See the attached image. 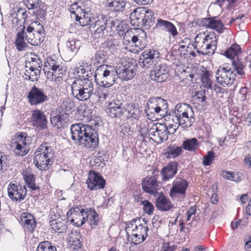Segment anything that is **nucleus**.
<instances>
[{"label":"nucleus","instance_id":"nucleus-16","mask_svg":"<svg viewBox=\"0 0 251 251\" xmlns=\"http://www.w3.org/2000/svg\"><path fill=\"white\" fill-rule=\"evenodd\" d=\"M143 57V61L140 62V65L143 68H149L155 65L160 57V53L154 49H147L140 56V60Z\"/></svg>","mask_w":251,"mask_h":251},{"label":"nucleus","instance_id":"nucleus-58","mask_svg":"<svg viewBox=\"0 0 251 251\" xmlns=\"http://www.w3.org/2000/svg\"><path fill=\"white\" fill-rule=\"evenodd\" d=\"M10 17L11 18V23L13 26H16L19 23L18 19V8L13 10L10 13Z\"/></svg>","mask_w":251,"mask_h":251},{"label":"nucleus","instance_id":"nucleus-8","mask_svg":"<svg viewBox=\"0 0 251 251\" xmlns=\"http://www.w3.org/2000/svg\"><path fill=\"white\" fill-rule=\"evenodd\" d=\"M174 114L178 124L183 128L190 127L195 122L192 107L186 103H178L176 106Z\"/></svg>","mask_w":251,"mask_h":251},{"label":"nucleus","instance_id":"nucleus-37","mask_svg":"<svg viewBox=\"0 0 251 251\" xmlns=\"http://www.w3.org/2000/svg\"><path fill=\"white\" fill-rule=\"evenodd\" d=\"M200 144V142L196 138H193L184 140L182 147L186 151L194 152L198 149Z\"/></svg>","mask_w":251,"mask_h":251},{"label":"nucleus","instance_id":"nucleus-40","mask_svg":"<svg viewBox=\"0 0 251 251\" xmlns=\"http://www.w3.org/2000/svg\"><path fill=\"white\" fill-rule=\"evenodd\" d=\"M74 107V102L70 99L67 98L63 100L60 108L63 114L69 115Z\"/></svg>","mask_w":251,"mask_h":251},{"label":"nucleus","instance_id":"nucleus-34","mask_svg":"<svg viewBox=\"0 0 251 251\" xmlns=\"http://www.w3.org/2000/svg\"><path fill=\"white\" fill-rule=\"evenodd\" d=\"M85 223L87 222L91 226H96L98 225L99 215L94 209H87L84 212Z\"/></svg>","mask_w":251,"mask_h":251},{"label":"nucleus","instance_id":"nucleus-54","mask_svg":"<svg viewBox=\"0 0 251 251\" xmlns=\"http://www.w3.org/2000/svg\"><path fill=\"white\" fill-rule=\"evenodd\" d=\"M149 230L148 227L147 226L146 223L144 224H139L137 226H135V228L133 232H135L138 234H142L145 236L146 235H148L147 232Z\"/></svg>","mask_w":251,"mask_h":251},{"label":"nucleus","instance_id":"nucleus-9","mask_svg":"<svg viewBox=\"0 0 251 251\" xmlns=\"http://www.w3.org/2000/svg\"><path fill=\"white\" fill-rule=\"evenodd\" d=\"M131 23L138 27L149 28L153 23L154 14L152 10L144 7L135 9L130 14Z\"/></svg>","mask_w":251,"mask_h":251},{"label":"nucleus","instance_id":"nucleus-6","mask_svg":"<svg viewBox=\"0 0 251 251\" xmlns=\"http://www.w3.org/2000/svg\"><path fill=\"white\" fill-rule=\"evenodd\" d=\"M53 157V150L51 147L48 143H44L36 151L34 163L39 170H46L48 166L52 164Z\"/></svg>","mask_w":251,"mask_h":251},{"label":"nucleus","instance_id":"nucleus-22","mask_svg":"<svg viewBox=\"0 0 251 251\" xmlns=\"http://www.w3.org/2000/svg\"><path fill=\"white\" fill-rule=\"evenodd\" d=\"M31 119L34 127L40 129H44L47 127V120L42 111L39 110L33 111Z\"/></svg>","mask_w":251,"mask_h":251},{"label":"nucleus","instance_id":"nucleus-10","mask_svg":"<svg viewBox=\"0 0 251 251\" xmlns=\"http://www.w3.org/2000/svg\"><path fill=\"white\" fill-rule=\"evenodd\" d=\"M106 17L102 14L92 18V21L90 25V30L94 33L96 38H103L107 35L106 30L107 24Z\"/></svg>","mask_w":251,"mask_h":251},{"label":"nucleus","instance_id":"nucleus-60","mask_svg":"<svg viewBox=\"0 0 251 251\" xmlns=\"http://www.w3.org/2000/svg\"><path fill=\"white\" fill-rule=\"evenodd\" d=\"M82 10V8L79 7L77 3H74L72 4L70 8V11L72 14L74 15V18H75L76 13H78Z\"/></svg>","mask_w":251,"mask_h":251},{"label":"nucleus","instance_id":"nucleus-21","mask_svg":"<svg viewBox=\"0 0 251 251\" xmlns=\"http://www.w3.org/2000/svg\"><path fill=\"white\" fill-rule=\"evenodd\" d=\"M203 26L222 33L226 29L223 22L216 17L204 18L202 21Z\"/></svg>","mask_w":251,"mask_h":251},{"label":"nucleus","instance_id":"nucleus-38","mask_svg":"<svg viewBox=\"0 0 251 251\" xmlns=\"http://www.w3.org/2000/svg\"><path fill=\"white\" fill-rule=\"evenodd\" d=\"M38 22L36 21L31 24V25H29L26 29V31L23 30L22 32L25 33V40L27 43L32 45V41L34 40V31L36 30L35 26H37Z\"/></svg>","mask_w":251,"mask_h":251},{"label":"nucleus","instance_id":"nucleus-14","mask_svg":"<svg viewBox=\"0 0 251 251\" xmlns=\"http://www.w3.org/2000/svg\"><path fill=\"white\" fill-rule=\"evenodd\" d=\"M188 183L182 178L176 177L170 189L169 195L173 199H183L185 197Z\"/></svg>","mask_w":251,"mask_h":251},{"label":"nucleus","instance_id":"nucleus-1","mask_svg":"<svg viewBox=\"0 0 251 251\" xmlns=\"http://www.w3.org/2000/svg\"><path fill=\"white\" fill-rule=\"evenodd\" d=\"M70 130L72 139L76 144L87 148H96L98 147V134L92 126L77 123L72 125Z\"/></svg>","mask_w":251,"mask_h":251},{"label":"nucleus","instance_id":"nucleus-57","mask_svg":"<svg viewBox=\"0 0 251 251\" xmlns=\"http://www.w3.org/2000/svg\"><path fill=\"white\" fill-rule=\"evenodd\" d=\"M79 41L75 40H71L68 41L66 43L67 47L70 49V50L73 52L77 51L79 48Z\"/></svg>","mask_w":251,"mask_h":251},{"label":"nucleus","instance_id":"nucleus-50","mask_svg":"<svg viewBox=\"0 0 251 251\" xmlns=\"http://www.w3.org/2000/svg\"><path fill=\"white\" fill-rule=\"evenodd\" d=\"M37 251H56V249L50 242L44 241L39 244Z\"/></svg>","mask_w":251,"mask_h":251},{"label":"nucleus","instance_id":"nucleus-23","mask_svg":"<svg viewBox=\"0 0 251 251\" xmlns=\"http://www.w3.org/2000/svg\"><path fill=\"white\" fill-rule=\"evenodd\" d=\"M145 111L148 118L152 120L153 119H157L159 117L163 118L165 116L160 109L151 101V99L147 102Z\"/></svg>","mask_w":251,"mask_h":251},{"label":"nucleus","instance_id":"nucleus-11","mask_svg":"<svg viewBox=\"0 0 251 251\" xmlns=\"http://www.w3.org/2000/svg\"><path fill=\"white\" fill-rule=\"evenodd\" d=\"M31 143V138L24 133L18 135L13 143L14 151L16 155L23 156L29 151V145Z\"/></svg>","mask_w":251,"mask_h":251},{"label":"nucleus","instance_id":"nucleus-43","mask_svg":"<svg viewBox=\"0 0 251 251\" xmlns=\"http://www.w3.org/2000/svg\"><path fill=\"white\" fill-rule=\"evenodd\" d=\"M212 77L213 75L211 72L206 70L203 72L201 76V81L202 85L204 88L207 89L212 88Z\"/></svg>","mask_w":251,"mask_h":251},{"label":"nucleus","instance_id":"nucleus-36","mask_svg":"<svg viewBox=\"0 0 251 251\" xmlns=\"http://www.w3.org/2000/svg\"><path fill=\"white\" fill-rule=\"evenodd\" d=\"M241 51V48L239 45L237 44L232 45L230 47L226 49L225 51L224 55L228 58L232 60H240L238 55Z\"/></svg>","mask_w":251,"mask_h":251},{"label":"nucleus","instance_id":"nucleus-44","mask_svg":"<svg viewBox=\"0 0 251 251\" xmlns=\"http://www.w3.org/2000/svg\"><path fill=\"white\" fill-rule=\"evenodd\" d=\"M41 72L40 70H36L34 69L28 68V70H26L25 73V79L30 80L31 81H35L39 78Z\"/></svg>","mask_w":251,"mask_h":251},{"label":"nucleus","instance_id":"nucleus-53","mask_svg":"<svg viewBox=\"0 0 251 251\" xmlns=\"http://www.w3.org/2000/svg\"><path fill=\"white\" fill-rule=\"evenodd\" d=\"M142 204L143 205L144 211L149 215L153 214L154 206L151 202L147 200L142 201Z\"/></svg>","mask_w":251,"mask_h":251},{"label":"nucleus","instance_id":"nucleus-24","mask_svg":"<svg viewBox=\"0 0 251 251\" xmlns=\"http://www.w3.org/2000/svg\"><path fill=\"white\" fill-rule=\"evenodd\" d=\"M21 225L25 231L29 233L33 232L36 226V222L33 215L28 213H24L21 216Z\"/></svg>","mask_w":251,"mask_h":251},{"label":"nucleus","instance_id":"nucleus-4","mask_svg":"<svg viewBox=\"0 0 251 251\" xmlns=\"http://www.w3.org/2000/svg\"><path fill=\"white\" fill-rule=\"evenodd\" d=\"M70 95L79 101H86L93 94V84L88 78L75 79L70 85Z\"/></svg>","mask_w":251,"mask_h":251},{"label":"nucleus","instance_id":"nucleus-51","mask_svg":"<svg viewBox=\"0 0 251 251\" xmlns=\"http://www.w3.org/2000/svg\"><path fill=\"white\" fill-rule=\"evenodd\" d=\"M80 236L78 234H73L70 237V242L71 243V247L74 250L80 249L81 247V242L79 240Z\"/></svg>","mask_w":251,"mask_h":251},{"label":"nucleus","instance_id":"nucleus-52","mask_svg":"<svg viewBox=\"0 0 251 251\" xmlns=\"http://www.w3.org/2000/svg\"><path fill=\"white\" fill-rule=\"evenodd\" d=\"M215 153L213 151H208L203 157L202 164L204 166H209L212 164L215 158Z\"/></svg>","mask_w":251,"mask_h":251},{"label":"nucleus","instance_id":"nucleus-35","mask_svg":"<svg viewBox=\"0 0 251 251\" xmlns=\"http://www.w3.org/2000/svg\"><path fill=\"white\" fill-rule=\"evenodd\" d=\"M37 27L34 31V40L32 41L33 46L40 45L45 39L44 29L42 25L38 22Z\"/></svg>","mask_w":251,"mask_h":251},{"label":"nucleus","instance_id":"nucleus-13","mask_svg":"<svg viewBox=\"0 0 251 251\" xmlns=\"http://www.w3.org/2000/svg\"><path fill=\"white\" fill-rule=\"evenodd\" d=\"M166 129V124H154L149 131L150 138L157 144H160L166 141L168 138Z\"/></svg>","mask_w":251,"mask_h":251},{"label":"nucleus","instance_id":"nucleus-29","mask_svg":"<svg viewBox=\"0 0 251 251\" xmlns=\"http://www.w3.org/2000/svg\"><path fill=\"white\" fill-rule=\"evenodd\" d=\"M76 14L75 20L79 23L80 25L84 26L90 25L93 17L90 9H82L80 12Z\"/></svg>","mask_w":251,"mask_h":251},{"label":"nucleus","instance_id":"nucleus-48","mask_svg":"<svg viewBox=\"0 0 251 251\" xmlns=\"http://www.w3.org/2000/svg\"><path fill=\"white\" fill-rule=\"evenodd\" d=\"M151 101H153L154 103L159 108L165 115L167 113V109L168 107V104L167 101L160 98H156L155 99H151Z\"/></svg>","mask_w":251,"mask_h":251},{"label":"nucleus","instance_id":"nucleus-39","mask_svg":"<svg viewBox=\"0 0 251 251\" xmlns=\"http://www.w3.org/2000/svg\"><path fill=\"white\" fill-rule=\"evenodd\" d=\"M42 62L40 57L37 54H34L30 58V61L26 62L25 68L34 69L41 71Z\"/></svg>","mask_w":251,"mask_h":251},{"label":"nucleus","instance_id":"nucleus-18","mask_svg":"<svg viewBox=\"0 0 251 251\" xmlns=\"http://www.w3.org/2000/svg\"><path fill=\"white\" fill-rule=\"evenodd\" d=\"M88 188L91 190L103 189L105 185V181L98 173L90 171L86 181Z\"/></svg>","mask_w":251,"mask_h":251},{"label":"nucleus","instance_id":"nucleus-20","mask_svg":"<svg viewBox=\"0 0 251 251\" xmlns=\"http://www.w3.org/2000/svg\"><path fill=\"white\" fill-rule=\"evenodd\" d=\"M123 102V100H114L109 103L107 112L111 117L121 118L124 115L126 107Z\"/></svg>","mask_w":251,"mask_h":251},{"label":"nucleus","instance_id":"nucleus-63","mask_svg":"<svg viewBox=\"0 0 251 251\" xmlns=\"http://www.w3.org/2000/svg\"><path fill=\"white\" fill-rule=\"evenodd\" d=\"M176 249L175 246L170 245V243H164L160 251H175Z\"/></svg>","mask_w":251,"mask_h":251},{"label":"nucleus","instance_id":"nucleus-42","mask_svg":"<svg viewBox=\"0 0 251 251\" xmlns=\"http://www.w3.org/2000/svg\"><path fill=\"white\" fill-rule=\"evenodd\" d=\"M148 236V235H146L144 236L142 234H138L135 232H131V234H127V235H126L127 240L136 245L142 243L145 240Z\"/></svg>","mask_w":251,"mask_h":251},{"label":"nucleus","instance_id":"nucleus-17","mask_svg":"<svg viewBox=\"0 0 251 251\" xmlns=\"http://www.w3.org/2000/svg\"><path fill=\"white\" fill-rule=\"evenodd\" d=\"M27 98L29 103L33 105L40 104L48 100V97L44 89L35 86L28 92Z\"/></svg>","mask_w":251,"mask_h":251},{"label":"nucleus","instance_id":"nucleus-25","mask_svg":"<svg viewBox=\"0 0 251 251\" xmlns=\"http://www.w3.org/2000/svg\"><path fill=\"white\" fill-rule=\"evenodd\" d=\"M126 0H106L105 7L109 11L116 13L126 10Z\"/></svg>","mask_w":251,"mask_h":251},{"label":"nucleus","instance_id":"nucleus-19","mask_svg":"<svg viewBox=\"0 0 251 251\" xmlns=\"http://www.w3.org/2000/svg\"><path fill=\"white\" fill-rule=\"evenodd\" d=\"M85 210L78 207L71 208L67 214V220L76 226H80L85 223Z\"/></svg>","mask_w":251,"mask_h":251},{"label":"nucleus","instance_id":"nucleus-64","mask_svg":"<svg viewBox=\"0 0 251 251\" xmlns=\"http://www.w3.org/2000/svg\"><path fill=\"white\" fill-rule=\"evenodd\" d=\"M244 241L245 242V249L246 251H251V237L250 236H247L245 237Z\"/></svg>","mask_w":251,"mask_h":251},{"label":"nucleus","instance_id":"nucleus-15","mask_svg":"<svg viewBox=\"0 0 251 251\" xmlns=\"http://www.w3.org/2000/svg\"><path fill=\"white\" fill-rule=\"evenodd\" d=\"M9 197L13 201H21L24 200L27 194V189L25 185L9 183L8 188Z\"/></svg>","mask_w":251,"mask_h":251},{"label":"nucleus","instance_id":"nucleus-49","mask_svg":"<svg viewBox=\"0 0 251 251\" xmlns=\"http://www.w3.org/2000/svg\"><path fill=\"white\" fill-rule=\"evenodd\" d=\"M93 58L98 64L104 63L107 59V53L104 50H98Z\"/></svg>","mask_w":251,"mask_h":251},{"label":"nucleus","instance_id":"nucleus-30","mask_svg":"<svg viewBox=\"0 0 251 251\" xmlns=\"http://www.w3.org/2000/svg\"><path fill=\"white\" fill-rule=\"evenodd\" d=\"M143 190L149 194H153L156 192L157 180L154 176L145 177L142 183Z\"/></svg>","mask_w":251,"mask_h":251},{"label":"nucleus","instance_id":"nucleus-27","mask_svg":"<svg viewBox=\"0 0 251 251\" xmlns=\"http://www.w3.org/2000/svg\"><path fill=\"white\" fill-rule=\"evenodd\" d=\"M156 27L161 30L169 32L173 37H175L178 34L176 28L174 24L162 19L157 20Z\"/></svg>","mask_w":251,"mask_h":251},{"label":"nucleus","instance_id":"nucleus-31","mask_svg":"<svg viewBox=\"0 0 251 251\" xmlns=\"http://www.w3.org/2000/svg\"><path fill=\"white\" fill-rule=\"evenodd\" d=\"M178 164L176 162H171L164 167L161 174L163 180H168L172 178L177 173Z\"/></svg>","mask_w":251,"mask_h":251},{"label":"nucleus","instance_id":"nucleus-26","mask_svg":"<svg viewBox=\"0 0 251 251\" xmlns=\"http://www.w3.org/2000/svg\"><path fill=\"white\" fill-rule=\"evenodd\" d=\"M150 75L151 80L161 83L168 78L169 73L166 70V67L165 65H161L158 69L151 71Z\"/></svg>","mask_w":251,"mask_h":251},{"label":"nucleus","instance_id":"nucleus-61","mask_svg":"<svg viewBox=\"0 0 251 251\" xmlns=\"http://www.w3.org/2000/svg\"><path fill=\"white\" fill-rule=\"evenodd\" d=\"M63 121L62 116L60 115L54 116L50 119L51 123L52 124H53V123H54L55 126L61 125Z\"/></svg>","mask_w":251,"mask_h":251},{"label":"nucleus","instance_id":"nucleus-2","mask_svg":"<svg viewBox=\"0 0 251 251\" xmlns=\"http://www.w3.org/2000/svg\"><path fill=\"white\" fill-rule=\"evenodd\" d=\"M245 66L241 60H234L231 64L219 66L215 74L217 82L223 87L231 86L236 77V72L241 75L245 74Z\"/></svg>","mask_w":251,"mask_h":251},{"label":"nucleus","instance_id":"nucleus-7","mask_svg":"<svg viewBox=\"0 0 251 251\" xmlns=\"http://www.w3.org/2000/svg\"><path fill=\"white\" fill-rule=\"evenodd\" d=\"M66 68L56 58L55 56L47 57L44 63L43 71L46 77L48 79L55 80L58 78H62L66 72Z\"/></svg>","mask_w":251,"mask_h":251},{"label":"nucleus","instance_id":"nucleus-3","mask_svg":"<svg viewBox=\"0 0 251 251\" xmlns=\"http://www.w3.org/2000/svg\"><path fill=\"white\" fill-rule=\"evenodd\" d=\"M195 42L192 46L197 52L202 55H213L217 48L218 39L214 33L205 35L200 33L195 38Z\"/></svg>","mask_w":251,"mask_h":251},{"label":"nucleus","instance_id":"nucleus-28","mask_svg":"<svg viewBox=\"0 0 251 251\" xmlns=\"http://www.w3.org/2000/svg\"><path fill=\"white\" fill-rule=\"evenodd\" d=\"M54 218L51 217V220L50 222L52 229L59 233L66 231L68 228L67 221L60 216L56 218V216L54 215Z\"/></svg>","mask_w":251,"mask_h":251},{"label":"nucleus","instance_id":"nucleus-45","mask_svg":"<svg viewBox=\"0 0 251 251\" xmlns=\"http://www.w3.org/2000/svg\"><path fill=\"white\" fill-rule=\"evenodd\" d=\"M108 87L103 86L97 92V96L100 101H103L112 96V91Z\"/></svg>","mask_w":251,"mask_h":251},{"label":"nucleus","instance_id":"nucleus-33","mask_svg":"<svg viewBox=\"0 0 251 251\" xmlns=\"http://www.w3.org/2000/svg\"><path fill=\"white\" fill-rule=\"evenodd\" d=\"M156 206L158 209L168 211L173 207V204L165 196L161 195L155 200Z\"/></svg>","mask_w":251,"mask_h":251},{"label":"nucleus","instance_id":"nucleus-55","mask_svg":"<svg viewBox=\"0 0 251 251\" xmlns=\"http://www.w3.org/2000/svg\"><path fill=\"white\" fill-rule=\"evenodd\" d=\"M139 222L140 219H134L126 224V235H127V234H130V233H131V232H133L134 229L135 228V226H138L137 223Z\"/></svg>","mask_w":251,"mask_h":251},{"label":"nucleus","instance_id":"nucleus-47","mask_svg":"<svg viewBox=\"0 0 251 251\" xmlns=\"http://www.w3.org/2000/svg\"><path fill=\"white\" fill-rule=\"evenodd\" d=\"M183 152V149L181 147H175L170 146L167 152L166 156L168 158H175L180 155Z\"/></svg>","mask_w":251,"mask_h":251},{"label":"nucleus","instance_id":"nucleus-56","mask_svg":"<svg viewBox=\"0 0 251 251\" xmlns=\"http://www.w3.org/2000/svg\"><path fill=\"white\" fill-rule=\"evenodd\" d=\"M24 3L29 10L34 9L38 7L39 0H23Z\"/></svg>","mask_w":251,"mask_h":251},{"label":"nucleus","instance_id":"nucleus-62","mask_svg":"<svg viewBox=\"0 0 251 251\" xmlns=\"http://www.w3.org/2000/svg\"><path fill=\"white\" fill-rule=\"evenodd\" d=\"M230 176L229 177V180H231L236 182H238L241 180V177L240 176L241 174L237 172H231L230 173Z\"/></svg>","mask_w":251,"mask_h":251},{"label":"nucleus","instance_id":"nucleus-12","mask_svg":"<svg viewBox=\"0 0 251 251\" xmlns=\"http://www.w3.org/2000/svg\"><path fill=\"white\" fill-rule=\"evenodd\" d=\"M118 76L122 80L131 79L135 75L134 65L127 62L125 58H121L116 66Z\"/></svg>","mask_w":251,"mask_h":251},{"label":"nucleus","instance_id":"nucleus-46","mask_svg":"<svg viewBox=\"0 0 251 251\" xmlns=\"http://www.w3.org/2000/svg\"><path fill=\"white\" fill-rule=\"evenodd\" d=\"M25 181L27 186L33 190H38L39 187L36 186L35 184V177L32 174H26L24 175Z\"/></svg>","mask_w":251,"mask_h":251},{"label":"nucleus","instance_id":"nucleus-41","mask_svg":"<svg viewBox=\"0 0 251 251\" xmlns=\"http://www.w3.org/2000/svg\"><path fill=\"white\" fill-rule=\"evenodd\" d=\"M25 33L24 32H18L17 34L15 45L17 49L19 51H22L27 47L25 42Z\"/></svg>","mask_w":251,"mask_h":251},{"label":"nucleus","instance_id":"nucleus-5","mask_svg":"<svg viewBox=\"0 0 251 251\" xmlns=\"http://www.w3.org/2000/svg\"><path fill=\"white\" fill-rule=\"evenodd\" d=\"M94 76L97 83L104 87L111 86L119 77L117 68L105 65L99 66L96 69Z\"/></svg>","mask_w":251,"mask_h":251},{"label":"nucleus","instance_id":"nucleus-32","mask_svg":"<svg viewBox=\"0 0 251 251\" xmlns=\"http://www.w3.org/2000/svg\"><path fill=\"white\" fill-rule=\"evenodd\" d=\"M125 116L128 119L136 123L141 116V111L138 108L132 106V105H126L124 114Z\"/></svg>","mask_w":251,"mask_h":251},{"label":"nucleus","instance_id":"nucleus-59","mask_svg":"<svg viewBox=\"0 0 251 251\" xmlns=\"http://www.w3.org/2000/svg\"><path fill=\"white\" fill-rule=\"evenodd\" d=\"M25 9L18 8V19L19 22H21L22 23L24 24L27 15Z\"/></svg>","mask_w":251,"mask_h":251}]
</instances>
